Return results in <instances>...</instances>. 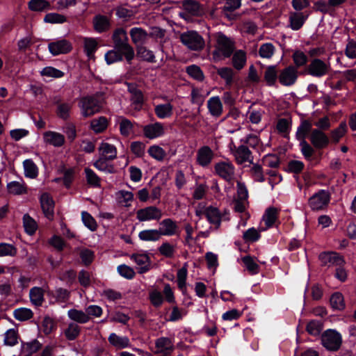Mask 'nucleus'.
<instances>
[{
  "instance_id": "obj_1",
  "label": "nucleus",
  "mask_w": 356,
  "mask_h": 356,
  "mask_svg": "<svg viewBox=\"0 0 356 356\" xmlns=\"http://www.w3.org/2000/svg\"><path fill=\"white\" fill-rule=\"evenodd\" d=\"M234 49V43L222 33L216 35V44L213 52V58L219 61L225 58L229 57Z\"/></svg>"
},
{
  "instance_id": "obj_2",
  "label": "nucleus",
  "mask_w": 356,
  "mask_h": 356,
  "mask_svg": "<svg viewBox=\"0 0 356 356\" xmlns=\"http://www.w3.org/2000/svg\"><path fill=\"white\" fill-rule=\"evenodd\" d=\"M113 47L124 53L126 60L129 63L134 57V48L129 44L126 31L122 28L115 30L112 35Z\"/></svg>"
},
{
  "instance_id": "obj_3",
  "label": "nucleus",
  "mask_w": 356,
  "mask_h": 356,
  "mask_svg": "<svg viewBox=\"0 0 356 356\" xmlns=\"http://www.w3.org/2000/svg\"><path fill=\"white\" fill-rule=\"evenodd\" d=\"M78 106L84 118L91 117L102 108V102L94 96H86L80 99Z\"/></svg>"
},
{
  "instance_id": "obj_4",
  "label": "nucleus",
  "mask_w": 356,
  "mask_h": 356,
  "mask_svg": "<svg viewBox=\"0 0 356 356\" xmlns=\"http://www.w3.org/2000/svg\"><path fill=\"white\" fill-rule=\"evenodd\" d=\"M182 11L179 13L180 17L190 20L192 17H201L205 13V8L197 0H184L181 3Z\"/></svg>"
},
{
  "instance_id": "obj_5",
  "label": "nucleus",
  "mask_w": 356,
  "mask_h": 356,
  "mask_svg": "<svg viewBox=\"0 0 356 356\" xmlns=\"http://www.w3.org/2000/svg\"><path fill=\"white\" fill-rule=\"evenodd\" d=\"M322 346L329 351L339 350L342 344L341 334L335 330L327 329L321 336Z\"/></svg>"
},
{
  "instance_id": "obj_6",
  "label": "nucleus",
  "mask_w": 356,
  "mask_h": 356,
  "mask_svg": "<svg viewBox=\"0 0 356 356\" xmlns=\"http://www.w3.org/2000/svg\"><path fill=\"white\" fill-rule=\"evenodd\" d=\"M179 38L181 43L192 51H200L205 46L203 37L195 31L184 32L180 35Z\"/></svg>"
},
{
  "instance_id": "obj_7",
  "label": "nucleus",
  "mask_w": 356,
  "mask_h": 356,
  "mask_svg": "<svg viewBox=\"0 0 356 356\" xmlns=\"http://www.w3.org/2000/svg\"><path fill=\"white\" fill-rule=\"evenodd\" d=\"M331 200L330 193L324 189H320L308 200V204L313 211H319L326 207Z\"/></svg>"
},
{
  "instance_id": "obj_8",
  "label": "nucleus",
  "mask_w": 356,
  "mask_h": 356,
  "mask_svg": "<svg viewBox=\"0 0 356 356\" xmlns=\"http://www.w3.org/2000/svg\"><path fill=\"white\" fill-rule=\"evenodd\" d=\"M318 259L323 266L330 267L345 265L344 257L339 252L334 251H324L320 253Z\"/></svg>"
},
{
  "instance_id": "obj_9",
  "label": "nucleus",
  "mask_w": 356,
  "mask_h": 356,
  "mask_svg": "<svg viewBox=\"0 0 356 356\" xmlns=\"http://www.w3.org/2000/svg\"><path fill=\"white\" fill-rule=\"evenodd\" d=\"M330 70L329 63H325L319 58H314L308 65V73L315 77H322L326 75Z\"/></svg>"
},
{
  "instance_id": "obj_10",
  "label": "nucleus",
  "mask_w": 356,
  "mask_h": 356,
  "mask_svg": "<svg viewBox=\"0 0 356 356\" xmlns=\"http://www.w3.org/2000/svg\"><path fill=\"white\" fill-rule=\"evenodd\" d=\"M161 216V210L155 206H149L138 209L136 212V218L140 222L159 220Z\"/></svg>"
},
{
  "instance_id": "obj_11",
  "label": "nucleus",
  "mask_w": 356,
  "mask_h": 356,
  "mask_svg": "<svg viewBox=\"0 0 356 356\" xmlns=\"http://www.w3.org/2000/svg\"><path fill=\"white\" fill-rule=\"evenodd\" d=\"M297 79L298 70L294 66H288L279 72V81L284 86L293 85L296 82Z\"/></svg>"
},
{
  "instance_id": "obj_12",
  "label": "nucleus",
  "mask_w": 356,
  "mask_h": 356,
  "mask_svg": "<svg viewBox=\"0 0 356 356\" xmlns=\"http://www.w3.org/2000/svg\"><path fill=\"white\" fill-rule=\"evenodd\" d=\"M41 209L44 216L51 220L54 216L55 202L48 193H43L40 197Z\"/></svg>"
},
{
  "instance_id": "obj_13",
  "label": "nucleus",
  "mask_w": 356,
  "mask_h": 356,
  "mask_svg": "<svg viewBox=\"0 0 356 356\" xmlns=\"http://www.w3.org/2000/svg\"><path fill=\"white\" fill-rule=\"evenodd\" d=\"M50 53L56 56L60 54H67L72 49L71 43L66 40H60L50 42L48 45Z\"/></svg>"
},
{
  "instance_id": "obj_14",
  "label": "nucleus",
  "mask_w": 356,
  "mask_h": 356,
  "mask_svg": "<svg viewBox=\"0 0 356 356\" xmlns=\"http://www.w3.org/2000/svg\"><path fill=\"white\" fill-rule=\"evenodd\" d=\"M308 14L305 15L302 12H291L289 17V27L293 31L300 29L308 18Z\"/></svg>"
},
{
  "instance_id": "obj_15",
  "label": "nucleus",
  "mask_w": 356,
  "mask_h": 356,
  "mask_svg": "<svg viewBox=\"0 0 356 356\" xmlns=\"http://www.w3.org/2000/svg\"><path fill=\"white\" fill-rule=\"evenodd\" d=\"M154 113L159 119L170 118L173 115L174 106L170 102L154 105Z\"/></svg>"
},
{
  "instance_id": "obj_16",
  "label": "nucleus",
  "mask_w": 356,
  "mask_h": 356,
  "mask_svg": "<svg viewBox=\"0 0 356 356\" xmlns=\"http://www.w3.org/2000/svg\"><path fill=\"white\" fill-rule=\"evenodd\" d=\"M236 161L238 163H243L246 161H250L252 163V161H250L251 157V152L248 147L244 145H241L238 147L234 145V148H231Z\"/></svg>"
},
{
  "instance_id": "obj_17",
  "label": "nucleus",
  "mask_w": 356,
  "mask_h": 356,
  "mask_svg": "<svg viewBox=\"0 0 356 356\" xmlns=\"http://www.w3.org/2000/svg\"><path fill=\"white\" fill-rule=\"evenodd\" d=\"M297 139L302 140L309 138L314 147L323 149L329 144V135H296Z\"/></svg>"
},
{
  "instance_id": "obj_18",
  "label": "nucleus",
  "mask_w": 356,
  "mask_h": 356,
  "mask_svg": "<svg viewBox=\"0 0 356 356\" xmlns=\"http://www.w3.org/2000/svg\"><path fill=\"white\" fill-rule=\"evenodd\" d=\"M161 227L159 232L161 236H173L177 234L179 229L177 222L171 218H165L160 222Z\"/></svg>"
},
{
  "instance_id": "obj_19",
  "label": "nucleus",
  "mask_w": 356,
  "mask_h": 356,
  "mask_svg": "<svg viewBox=\"0 0 356 356\" xmlns=\"http://www.w3.org/2000/svg\"><path fill=\"white\" fill-rule=\"evenodd\" d=\"M215 170L220 177L229 181L234 175V168L231 163L220 162L216 164Z\"/></svg>"
},
{
  "instance_id": "obj_20",
  "label": "nucleus",
  "mask_w": 356,
  "mask_h": 356,
  "mask_svg": "<svg viewBox=\"0 0 356 356\" xmlns=\"http://www.w3.org/2000/svg\"><path fill=\"white\" fill-rule=\"evenodd\" d=\"M128 91L131 94V100L135 108L140 110L143 103V95L135 84L127 83Z\"/></svg>"
},
{
  "instance_id": "obj_21",
  "label": "nucleus",
  "mask_w": 356,
  "mask_h": 356,
  "mask_svg": "<svg viewBox=\"0 0 356 356\" xmlns=\"http://www.w3.org/2000/svg\"><path fill=\"white\" fill-rule=\"evenodd\" d=\"M204 216L209 223L219 227L221 224L222 215L216 207L209 206L204 209Z\"/></svg>"
},
{
  "instance_id": "obj_22",
  "label": "nucleus",
  "mask_w": 356,
  "mask_h": 356,
  "mask_svg": "<svg viewBox=\"0 0 356 356\" xmlns=\"http://www.w3.org/2000/svg\"><path fill=\"white\" fill-rule=\"evenodd\" d=\"M83 51L88 59H95V53L98 49V41L93 38H84L83 39Z\"/></svg>"
},
{
  "instance_id": "obj_23",
  "label": "nucleus",
  "mask_w": 356,
  "mask_h": 356,
  "mask_svg": "<svg viewBox=\"0 0 356 356\" xmlns=\"http://www.w3.org/2000/svg\"><path fill=\"white\" fill-rule=\"evenodd\" d=\"M108 341L111 345L118 349H123L130 346V341L127 337H121L113 332L110 334Z\"/></svg>"
},
{
  "instance_id": "obj_24",
  "label": "nucleus",
  "mask_w": 356,
  "mask_h": 356,
  "mask_svg": "<svg viewBox=\"0 0 356 356\" xmlns=\"http://www.w3.org/2000/svg\"><path fill=\"white\" fill-rule=\"evenodd\" d=\"M213 154L211 148L208 146L201 147L197 152L198 163L203 166H207L211 161Z\"/></svg>"
},
{
  "instance_id": "obj_25",
  "label": "nucleus",
  "mask_w": 356,
  "mask_h": 356,
  "mask_svg": "<svg viewBox=\"0 0 356 356\" xmlns=\"http://www.w3.org/2000/svg\"><path fill=\"white\" fill-rule=\"evenodd\" d=\"M209 113L214 117H219L222 113V104L218 96L211 97L207 102Z\"/></svg>"
},
{
  "instance_id": "obj_26",
  "label": "nucleus",
  "mask_w": 356,
  "mask_h": 356,
  "mask_svg": "<svg viewBox=\"0 0 356 356\" xmlns=\"http://www.w3.org/2000/svg\"><path fill=\"white\" fill-rule=\"evenodd\" d=\"M41 346V343L37 339H33L30 342L22 341L21 353L24 356H31L39 350Z\"/></svg>"
},
{
  "instance_id": "obj_27",
  "label": "nucleus",
  "mask_w": 356,
  "mask_h": 356,
  "mask_svg": "<svg viewBox=\"0 0 356 356\" xmlns=\"http://www.w3.org/2000/svg\"><path fill=\"white\" fill-rule=\"evenodd\" d=\"M67 316L72 321L80 324L86 323L90 320V317L86 312L76 309H70L67 312Z\"/></svg>"
},
{
  "instance_id": "obj_28",
  "label": "nucleus",
  "mask_w": 356,
  "mask_h": 356,
  "mask_svg": "<svg viewBox=\"0 0 356 356\" xmlns=\"http://www.w3.org/2000/svg\"><path fill=\"white\" fill-rule=\"evenodd\" d=\"M278 76L279 75L277 65H269L266 67L264 78L268 86H275Z\"/></svg>"
},
{
  "instance_id": "obj_29",
  "label": "nucleus",
  "mask_w": 356,
  "mask_h": 356,
  "mask_svg": "<svg viewBox=\"0 0 356 356\" xmlns=\"http://www.w3.org/2000/svg\"><path fill=\"white\" fill-rule=\"evenodd\" d=\"M232 61L233 67L237 70H241L246 64V53L243 50L236 51L233 54Z\"/></svg>"
},
{
  "instance_id": "obj_30",
  "label": "nucleus",
  "mask_w": 356,
  "mask_h": 356,
  "mask_svg": "<svg viewBox=\"0 0 356 356\" xmlns=\"http://www.w3.org/2000/svg\"><path fill=\"white\" fill-rule=\"evenodd\" d=\"M73 102H58L56 106L57 115L63 119L67 120L70 117V113L72 108Z\"/></svg>"
},
{
  "instance_id": "obj_31",
  "label": "nucleus",
  "mask_w": 356,
  "mask_h": 356,
  "mask_svg": "<svg viewBox=\"0 0 356 356\" xmlns=\"http://www.w3.org/2000/svg\"><path fill=\"white\" fill-rule=\"evenodd\" d=\"M123 56H124V53L119 49L114 47L105 54L104 58L108 65H111L122 60Z\"/></svg>"
},
{
  "instance_id": "obj_32",
  "label": "nucleus",
  "mask_w": 356,
  "mask_h": 356,
  "mask_svg": "<svg viewBox=\"0 0 356 356\" xmlns=\"http://www.w3.org/2000/svg\"><path fill=\"white\" fill-rule=\"evenodd\" d=\"M26 177L35 179L38 175V168L32 159H26L23 162Z\"/></svg>"
},
{
  "instance_id": "obj_33",
  "label": "nucleus",
  "mask_w": 356,
  "mask_h": 356,
  "mask_svg": "<svg viewBox=\"0 0 356 356\" xmlns=\"http://www.w3.org/2000/svg\"><path fill=\"white\" fill-rule=\"evenodd\" d=\"M29 296L31 302L36 306H41L44 301V290L38 286L30 289Z\"/></svg>"
},
{
  "instance_id": "obj_34",
  "label": "nucleus",
  "mask_w": 356,
  "mask_h": 356,
  "mask_svg": "<svg viewBox=\"0 0 356 356\" xmlns=\"http://www.w3.org/2000/svg\"><path fill=\"white\" fill-rule=\"evenodd\" d=\"M29 8L35 12H42L51 9V5L47 0H30Z\"/></svg>"
},
{
  "instance_id": "obj_35",
  "label": "nucleus",
  "mask_w": 356,
  "mask_h": 356,
  "mask_svg": "<svg viewBox=\"0 0 356 356\" xmlns=\"http://www.w3.org/2000/svg\"><path fill=\"white\" fill-rule=\"evenodd\" d=\"M81 332V327L74 323H69L67 327L64 331L65 338L69 341H74L80 335Z\"/></svg>"
},
{
  "instance_id": "obj_36",
  "label": "nucleus",
  "mask_w": 356,
  "mask_h": 356,
  "mask_svg": "<svg viewBox=\"0 0 356 356\" xmlns=\"http://www.w3.org/2000/svg\"><path fill=\"white\" fill-rule=\"evenodd\" d=\"M138 238L143 241H157L161 235L158 229H145L139 232Z\"/></svg>"
},
{
  "instance_id": "obj_37",
  "label": "nucleus",
  "mask_w": 356,
  "mask_h": 356,
  "mask_svg": "<svg viewBox=\"0 0 356 356\" xmlns=\"http://www.w3.org/2000/svg\"><path fill=\"white\" fill-rule=\"evenodd\" d=\"M330 302L334 310L342 311L345 309L343 296L340 292H334L330 297Z\"/></svg>"
},
{
  "instance_id": "obj_38",
  "label": "nucleus",
  "mask_w": 356,
  "mask_h": 356,
  "mask_svg": "<svg viewBox=\"0 0 356 356\" xmlns=\"http://www.w3.org/2000/svg\"><path fill=\"white\" fill-rule=\"evenodd\" d=\"M130 35L134 43L142 44L147 38V32L141 28L134 27L130 31Z\"/></svg>"
},
{
  "instance_id": "obj_39",
  "label": "nucleus",
  "mask_w": 356,
  "mask_h": 356,
  "mask_svg": "<svg viewBox=\"0 0 356 356\" xmlns=\"http://www.w3.org/2000/svg\"><path fill=\"white\" fill-rule=\"evenodd\" d=\"M23 225L25 232L29 235L34 234L38 228L35 220L28 213L23 216Z\"/></svg>"
},
{
  "instance_id": "obj_40",
  "label": "nucleus",
  "mask_w": 356,
  "mask_h": 356,
  "mask_svg": "<svg viewBox=\"0 0 356 356\" xmlns=\"http://www.w3.org/2000/svg\"><path fill=\"white\" fill-rule=\"evenodd\" d=\"M305 168L303 162L298 160H291L286 167L283 168V170L288 173H293L298 175L302 172Z\"/></svg>"
},
{
  "instance_id": "obj_41",
  "label": "nucleus",
  "mask_w": 356,
  "mask_h": 356,
  "mask_svg": "<svg viewBox=\"0 0 356 356\" xmlns=\"http://www.w3.org/2000/svg\"><path fill=\"white\" fill-rule=\"evenodd\" d=\"M111 159H108L106 157H100L94 163V166L99 170L103 171L108 173H114L115 172V167L113 165L108 164V161Z\"/></svg>"
},
{
  "instance_id": "obj_42",
  "label": "nucleus",
  "mask_w": 356,
  "mask_h": 356,
  "mask_svg": "<svg viewBox=\"0 0 356 356\" xmlns=\"http://www.w3.org/2000/svg\"><path fill=\"white\" fill-rule=\"evenodd\" d=\"M95 30L99 33L104 32L109 29L108 19L102 15L96 16L93 20Z\"/></svg>"
},
{
  "instance_id": "obj_43",
  "label": "nucleus",
  "mask_w": 356,
  "mask_h": 356,
  "mask_svg": "<svg viewBox=\"0 0 356 356\" xmlns=\"http://www.w3.org/2000/svg\"><path fill=\"white\" fill-rule=\"evenodd\" d=\"M56 328L57 323L53 318L49 316L44 317L41 324V330L45 335L50 334L52 332L56 330Z\"/></svg>"
},
{
  "instance_id": "obj_44",
  "label": "nucleus",
  "mask_w": 356,
  "mask_h": 356,
  "mask_svg": "<svg viewBox=\"0 0 356 356\" xmlns=\"http://www.w3.org/2000/svg\"><path fill=\"white\" fill-rule=\"evenodd\" d=\"M155 345L157 348L161 349L160 353H170L174 350V346L171 344V340L168 337L157 339Z\"/></svg>"
},
{
  "instance_id": "obj_45",
  "label": "nucleus",
  "mask_w": 356,
  "mask_h": 356,
  "mask_svg": "<svg viewBox=\"0 0 356 356\" xmlns=\"http://www.w3.org/2000/svg\"><path fill=\"white\" fill-rule=\"evenodd\" d=\"M7 189L9 193L15 195H22L27 192L26 186L17 181L8 183Z\"/></svg>"
},
{
  "instance_id": "obj_46",
  "label": "nucleus",
  "mask_w": 356,
  "mask_h": 356,
  "mask_svg": "<svg viewBox=\"0 0 356 356\" xmlns=\"http://www.w3.org/2000/svg\"><path fill=\"white\" fill-rule=\"evenodd\" d=\"M107 127L108 120L103 116L93 119L90 122V127L92 130L96 133L103 132Z\"/></svg>"
},
{
  "instance_id": "obj_47",
  "label": "nucleus",
  "mask_w": 356,
  "mask_h": 356,
  "mask_svg": "<svg viewBox=\"0 0 356 356\" xmlns=\"http://www.w3.org/2000/svg\"><path fill=\"white\" fill-rule=\"evenodd\" d=\"M13 316L19 321H25L33 316V312L30 309L20 307L14 310Z\"/></svg>"
},
{
  "instance_id": "obj_48",
  "label": "nucleus",
  "mask_w": 356,
  "mask_h": 356,
  "mask_svg": "<svg viewBox=\"0 0 356 356\" xmlns=\"http://www.w3.org/2000/svg\"><path fill=\"white\" fill-rule=\"evenodd\" d=\"M84 171L88 184L95 188L99 187L101 181L99 177L90 168H86Z\"/></svg>"
},
{
  "instance_id": "obj_49",
  "label": "nucleus",
  "mask_w": 356,
  "mask_h": 356,
  "mask_svg": "<svg viewBox=\"0 0 356 356\" xmlns=\"http://www.w3.org/2000/svg\"><path fill=\"white\" fill-rule=\"evenodd\" d=\"M264 218L266 227H273L277 218V209L273 207L268 208L265 211Z\"/></svg>"
},
{
  "instance_id": "obj_50",
  "label": "nucleus",
  "mask_w": 356,
  "mask_h": 356,
  "mask_svg": "<svg viewBox=\"0 0 356 356\" xmlns=\"http://www.w3.org/2000/svg\"><path fill=\"white\" fill-rule=\"evenodd\" d=\"M323 329V324L318 320H311L306 326V331L312 336L316 337L320 334Z\"/></svg>"
},
{
  "instance_id": "obj_51",
  "label": "nucleus",
  "mask_w": 356,
  "mask_h": 356,
  "mask_svg": "<svg viewBox=\"0 0 356 356\" xmlns=\"http://www.w3.org/2000/svg\"><path fill=\"white\" fill-rule=\"evenodd\" d=\"M81 220L83 225L90 231L94 232L97 229V224L95 219L88 211L81 212Z\"/></svg>"
},
{
  "instance_id": "obj_52",
  "label": "nucleus",
  "mask_w": 356,
  "mask_h": 356,
  "mask_svg": "<svg viewBox=\"0 0 356 356\" xmlns=\"http://www.w3.org/2000/svg\"><path fill=\"white\" fill-rule=\"evenodd\" d=\"M118 124L120 134H129L136 131L135 124L127 118H120Z\"/></svg>"
},
{
  "instance_id": "obj_53",
  "label": "nucleus",
  "mask_w": 356,
  "mask_h": 356,
  "mask_svg": "<svg viewBox=\"0 0 356 356\" xmlns=\"http://www.w3.org/2000/svg\"><path fill=\"white\" fill-rule=\"evenodd\" d=\"M242 261L245 264L247 270L251 275H256L259 272V266L254 261L253 258L250 256H245L242 258Z\"/></svg>"
},
{
  "instance_id": "obj_54",
  "label": "nucleus",
  "mask_w": 356,
  "mask_h": 356,
  "mask_svg": "<svg viewBox=\"0 0 356 356\" xmlns=\"http://www.w3.org/2000/svg\"><path fill=\"white\" fill-rule=\"evenodd\" d=\"M44 141L54 147H61L65 143V135H43Z\"/></svg>"
},
{
  "instance_id": "obj_55",
  "label": "nucleus",
  "mask_w": 356,
  "mask_h": 356,
  "mask_svg": "<svg viewBox=\"0 0 356 356\" xmlns=\"http://www.w3.org/2000/svg\"><path fill=\"white\" fill-rule=\"evenodd\" d=\"M261 234L254 227H251L243 232V238L247 243H254L259 241Z\"/></svg>"
},
{
  "instance_id": "obj_56",
  "label": "nucleus",
  "mask_w": 356,
  "mask_h": 356,
  "mask_svg": "<svg viewBox=\"0 0 356 356\" xmlns=\"http://www.w3.org/2000/svg\"><path fill=\"white\" fill-rule=\"evenodd\" d=\"M149 300L151 304L156 308L160 307L164 300L162 293L156 289L149 291Z\"/></svg>"
},
{
  "instance_id": "obj_57",
  "label": "nucleus",
  "mask_w": 356,
  "mask_h": 356,
  "mask_svg": "<svg viewBox=\"0 0 356 356\" xmlns=\"http://www.w3.org/2000/svg\"><path fill=\"white\" fill-rule=\"evenodd\" d=\"M17 253V249L15 245L6 243H0V257H15Z\"/></svg>"
},
{
  "instance_id": "obj_58",
  "label": "nucleus",
  "mask_w": 356,
  "mask_h": 356,
  "mask_svg": "<svg viewBox=\"0 0 356 356\" xmlns=\"http://www.w3.org/2000/svg\"><path fill=\"white\" fill-rule=\"evenodd\" d=\"M275 47L272 43L267 42L260 46L259 54L261 58H270L275 52Z\"/></svg>"
},
{
  "instance_id": "obj_59",
  "label": "nucleus",
  "mask_w": 356,
  "mask_h": 356,
  "mask_svg": "<svg viewBox=\"0 0 356 356\" xmlns=\"http://www.w3.org/2000/svg\"><path fill=\"white\" fill-rule=\"evenodd\" d=\"M40 74L44 76L58 79L63 77L64 76V72L54 67L48 66L44 67L41 70Z\"/></svg>"
},
{
  "instance_id": "obj_60",
  "label": "nucleus",
  "mask_w": 356,
  "mask_h": 356,
  "mask_svg": "<svg viewBox=\"0 0 356 356\" xmlns=\"http://www.w3.org/2000/svg\"><path fill=\"white\" fill-rule=\"evenodd\" d=\"M17 338V331L13 328L9 329L5 333L4 344L9 346H14L18 343Z\"/></svg>"
},
{
  "instance_id": "obj_61",
  "label": "nucleus",
  "mask_w": 356,
  "mask_h": 356,
  "mask_svg": "<svg viewBox=\"0 0 356 356\" xmlns=\"http://www.w3.org/2000/svg\"><path fill=\"white\" fill-rule=\"evenodd\" d=\"M262 162L265 166L277 168L280 164V159L275 154H268L263 158Z\"/></svg>"
},
{
  "instance_id": "obj_62",
  "label": "nucleus",
  "mask_w": 356,
  "mask_h": 356,
  "mask_svg": "<svg viewBox=\"0 0 356 356\" xmlns=\"http://www.w3.org/2000/svg\"><path fill=\"white\" fill-rule=\"evenodd\" d=\"M118 273L123 277L127 279V280H132L134 278L136 275V273L134 270L126 265V264H121L118 266L117 268Z\"/></svg>"
},
{
  "instance_id": "obj_63",
  "label": "nucleus",
  "mask_w": 356,
  "mask_h": 356,
  "mask_svg": "<svg viewBox=\"0 0 356 356\" xmlns=\"http://www.w3.org/2000/svg\"><path fill=\"white\" fill-rule=\"evenodd\" d=\"M218 74L225 81L226 84L230 85L233 81L234 71L230 67H221L217 70Z\"/></svg>"
},
{
  "instance_id": "obj_64",
  "label": "nucleus",
  "mask_w": 356,
  "mask_h": 356,
  "mask_svg": "<svg viewBox=\"0 0 356 356\" xmlns=\"http://www.w3.org/2000/svg\"><path fill=\"white\" fill-rule=\"evenodd\" d=\"M158 250L162 256L166 258H172L175 252V247L167 241L163 243L159 247Z\"/></svg>"
}]
</instances>
